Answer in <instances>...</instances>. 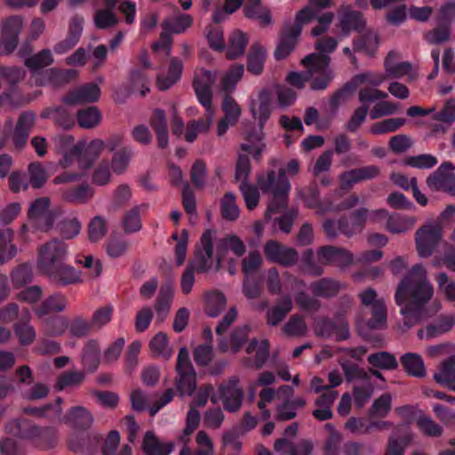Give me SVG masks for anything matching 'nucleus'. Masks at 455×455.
<instances>
[{
  "label": "nucleus",
  "instance_id": "1",
  "mask_svg": "<svg viewBox=\"0 0 455 455\" xmlns=\"http://www.w3.org/2000/svg\"><path fill=\"white\" fill-rule=\"evenodd\" d=\"M434 286L427 278V272L422 264L414 265L396 287L395 300L403 316L404 325L411 328L421 320L439 312L442 304L433 300Z\"/></svg>",
  "mask_w": 455,
  "mask_h": 455
},
{
  "label": "nucleus",
  "instance_id": "2",
  "mask_svg": "<svg viewBox=\"0 0 455 455\" xmlns=\"http://www.w3.org/2000/svg\"><path fill=\"white\" fill-rule=\"evenodd\" d=\"M330 60L329 56L310 54L302 60L307 68L306 74L291 72L287 76V81L296 88L301 89L305 82L309 80L313 90H324L332 78L329 68Z\"/></svg>",
  "mask_w": 455,
  "mask_h": 455
},
{
  "label": "nucleus",
  "instance_id": "3",
  "mask_svg": "<svg viewBox=\"0 0 455 455\" xmlns=\"http://www.w3.org/2000/svg\"><path fill=\"white\" fill-rule=\"evenodd\" d=\"M257 182L263 193L273 195V199L265 213V218L270 219L272 214L287 204V195L291 188L289 180L283 177V172H279L276 176L275 172L271 171L266 175L259 176Z\"/></svg>",
  "mask_w": 455,
  "mask_h": 455
},
{
  "label": "nucleus",
  "instance_id": "4",
  "mask_svg": "<svg viewBox=\"0 0 455 455\" xmlns=\"http://www.w3.org/2000/svg\"><path fill=\"white\" fill-rule=\"evenodd\" d=\"M68 246L63 241L53 239L44 243L38 250V268L46 275L66 262Z\"/></svg>",
  "mask_w": 455,
  "mask_h": 455
},
{
  "label": "nucleus",
  "instance_id": "5",
  "mask_svg": "<svg viewBox=\"0 0 455 455\" xmlns=\"http://www.w3.org/2000/svg\"><path fill=\"white\" fill-rule=\"evenodd\" d=\"M216 269L220 270L224 262L228 263V271L235 275L237 268V260L228 257L229 251L236 257H242L246 251L244 243L237 235H227L215 243Z\"/></svg>",
  "mask_w": 455,
  "mask_h": 455
},
{
  "label": "nucleus",
  "instance_id": "6",
  "mask_svg": "<svg viewBox=\"0 0 455 455\" xmlns=\"http://www.w3.org/2000/svg\"><path fill=\"white\" fill-rule=\"evenodd\" d=\"M197 273H206L216 269V249L213 245V234L206 230L196 248L194 259L188 264Z\"/></svg>",
  "mask_w": 455,
  "mask_h": 455
},
{
  "label": "nucleus",
  "instance_id": "7",
  "mask_svg": "<svg viewBox=\"0 0 455 455\" xmlns=\"http://www.w3.org/2000/svg\"><path fill=\"white\" fill-rule=\"evenodd\" d=\"M443 239V228L437 222H428L415 233L416 250L422 258L433 254Z\"/></svg>",
  "mask_w": 455,
  "mask_h": 455
},
{
  "label": "nucleus",
  "instance_id": "8",
  "mask_svg": "<svg viewBox=\"0 0 455 455\" xmlns=\"http://www.w3.org/2000/svg\"><path fill=\"white\" fill-rule=\"evenodd\" d=\"M176 371L178 374L176 387L180 395H191L196 386V372L186 347H181L179 351Z\"/></svg>",
  "mask_w": 455,
  "mask_h": 455
},
{
  "label": "nucleus",
  "instance_id": "9",
  "mask_svg": "<svg viewBox=\"0 0 455 455\" xmlns=\"http://www.w3.org/2000/svg\"><path fill=\"white\" fill-rule=\"evenodd\" d=\"M363 306L370 308L371 317L367 322L370 329H381L387 323V307L383 299L377 296L375 290L368 288L358 294Z\"/></svg>",
  "mask_w": 455,
  "mask_h": 455
},
{
  "label": "nucleus",
  "instance_id": "10",
  "mask_svg": "<svg viewBox=\"0 0 455 455\" xmlns=\"http://www.w3.org/2000/svg\"><path fill=\"white\" fill-rule=\"evenodd\" d=\"M56 152L61 156L59 164L63 168H68L78 163L80 167V160L83 157L84 142L79 141L74 144V138L70 135H60L54 139Z\"/></svg>",
  "mask_w": 455,
  "mask_h": 455
},
{
  "label": "nucleus",
  "instance_id": "11",
  "mask_svg": "<svg viewBox=\"0 0 455 455\" xmlns=\"http://www.w3.org/2000/svg\"><path fill=\"white\" fill-rule=\"evenodd\" d=\"M239 382V379L233 376L219 387L217 393L219 401H222L224 408L228 411H236L242 406L244 391Z\"/></svg>",
  "mask_w": 455,
  "mask_h": 455
},
{
  "label": "nucleus",
  "instance_id": "12",
  "mask_svg": "<svg viewBox=\"0 0 455 455\" xmlns=\"http://www.w3.org/2000/svg\"><path fill=\"white\" fill-rule=\"evenodd\" d=\"M455 167L451 162L443 163L427 179V187L432 191H444L455 196Z\"/></svg>",
  "mask_w": 455,
  "mask_h": 455
},
{
  "label": "nucleus",
  "instance_id": "13",
  "mask_svg": "<svg viewBox=\"0 0 455 455\" xmlns=\"http://www.w3.org/2000/svg\"><path fill=\"white\" fill-rule=\"evenodd\" d=\"M216 80V74L204 68L195 71L193 86L199 102L205 109H214L212 106V86Z\"/></svg>",
  "mask_w": 455,
  "mask_h": 455
},
{
  "label": "nucleus",
  "instance_id": "14",
  "mask_svg": "<svg viewBox=\"0 0 455 455\" xmlns=\"http://www.w3.org/2000/svg\"><path fill=\"white\" fill-rule=\"evenodd\" d=\"M316 256L319 263L334 265L341 268L350 266L354 260L353 254L349 251L331 245L320 247Z\"/></svg>",
  "mask_w": 455,
  "mask_h": 455
},
{
  "label": "nucleus",
  "instance_id": "15",
  "mask_svg": "<svg viewBox=\"0 0 455 455\" xmlns=\"http://www.w3.org/2000/svg\"><path fill=\"white\" fill-rule=\"evenodd\" d=\"M264 253L268 260L284 267L292 266L298 260V252L294 249L274 240H270L266 243Z\"/></svg>",
  "mask_w": 455,
  "mask_h": 455
},
{
  "label": "nucleus",
  "instance_id": "16",
  "mask_svg": "<svg viewBox=\"0 0 455 455\" xmlns=\"http://www.w3.org/2000/svg\"><path fill=\"white\" fill-rule=\"evenodd\" d=\"M304 200L307 207L317 209L321 213L328 211L349 209L355 206L359 202V198L356 195H350L341 204L332 205L329 204L323 206L319 201V193L315 188H309L308 194L305 196Z\"/></svg>",
  "mask_w": 455,
  "mask_h": 455
},
{
  "label": "nucleus",
  "instance_id": "17",
  "mask_svg": "<svg viewBox=\"0 0 455 455\" xmlns=\"http://www.w3.org/2000/svg\"><path fill=\"white\" fill-rule=\"evenodd\" d=\"M23 28L20 17L13 16L5 20L2 29V45L6 52L13 51L18 44V35Z\"/></svg>",
  "mask_w": 455,
  "mask_h": 455
},
{
  "label": "nucleus",
  "instance_id": "18",
  "mask_svg": "<svg viewBox=\"0 0 455 455\" xmlns=\"http://www.w3.org/2000/svg\"><path fill=\"white\" fill-rule=\"evenodd\" d=\"M50 199L40 197L36 199L28 210V217L42 229H48L52 226V219L49 215Z\"/></svg>",
  "mask_w": 455,
  "mask_h": 455
},
{
  "label": "nucleus",
  "instance_id": "19",
  "mask_svg": "<svg viewBox=\"0 0 455 455\" xmlns=\"http://www.w3.org/2000/svg\"><path fill=\"white\" fill-rule=\"evenodd\" d=\"M272 95L268 90H261L256 99L250 103L251 112L255 119H258L260 126L268 119L271 114Z\"/></svg>",
  "mask_w": 455,
  "mask_h": 455
},
{
  "label": "nucleus",
  "instance_id": "20",
  "mask_svg": "<svg viewBox=\"0 0 455 455\" xmlns=\"http://www.w3.org/2000/svg\"><path fill=\"white\" fill-rule=\"evenodd\" d=\"M293 308V302L289 295L280 298L266 314V322L269 326L279 325Z\"/></svg>",
  "mask_w": 455,
  "mask_h": 455
},
{
  "label": "nucleus",
  "instance_id": "21",
  "mask_svg": "<svg viewBox=\"0 0 455 455\" xmlns=\"http://www.w3.org/2000/svg\"><path fill=\"white\" fill-rule=\"evenodd\" d=\"M100 97V89L97 84H84L72 92L65 97V102L68 104H80L85 102H95Z\"/></svg>",
  "mask_w": 455,
  "mask_h": 455
},
{
  "label": "nucleus",
  "instance_id": "22",
  "mask_svg": "<svg viewBox=\"0 0 455 455\" xmlns=\"http://www.w3.org/2000/svg\"><path fill=\"white\" fill-rule=\"evenodd\" d=\"M364 25L365 21L359 12L348 8L340 9L339 26L342 36H347L352 30H360Z\"/></svg>",
  "mask_w": 455,
  "mask_h": 455
},
{
  "label": "nucleus",
  "instance_id": "23",
  "mask_svg": "<svg viewBox=\"0 0 455 455\" xmlns=\"http://www.w3.org/2000/svg\"><path fill=\"white\" fill-rule=\"evenodd\" d=\"M384 67L387 74L392 77L401 78L404 76H409V80L415 79V76L411 75V63L408 61H399L398 54L394 52L387 54Z\"/></svg>",
  "mask_w": 455,
  "mask_h": 455
},
{
  "label": "nucleus",
  "instance_id": "24",
  "mask_svg": "<svg viewBox=\"0 0 455 455\" xmlns=\"http://www.w3.org/2000/svg\"><path fill=\"white\" fill-rule=\"evenodd\" d=\"M47 276L62 285L76 284L84 281L82 273L76 270L71 265L66 264V262L55 268Z\"/></svg>",
  "mask_w": 455,
  "mask_h": 455
},
{
  "label": "nucleus",
  "instance_id": "25",
  "mask_svg": "<svg viewBox=\"0 0 455 455\" xmlns=\"http://www.w3.org/2000/svg\"><path fill=\"white\" fill-rule=\"evenodd\" d=\"M172 442H161L152 431L145 434L142 449L147 455H170L173 451Z\"/></svg>",
  "mask_w": 455,
  "mask_h": 455
},
{
  "label": "nucleus",
  "instance_id": "26",
  "mask_svg": "<svg viewBox=\"0 0 455 455\" xmlns=\"http://www.w3.org/2000/svg\"><path fill=\"white\" fill-rule=\"evenodd\" d=\"M62 420L74 428L86 429L92 424L93 418L86 408L76 406L68 411Z\"/></svg>",
  "mask_w": 455,
  "mask_h": 455
},
{
  "label": "nucleus",
  "instance_id": "27",
  "mask_svg": "<svg viewBox=\"0 0 455 455\" xmlns=\"http://www.w3.org/2000/svg\"><path fill=\"white\" fill-rule=\"evenodd\" d=\"M93 193V189L88 184H82L63 188L61 197L67 203L82 204L89 202L92 198Z\"/></svg>",
  "mask_w": 455,
  "mask_h": 455
},
{
  "label": "nucleus",
  "instance_id": "28",
  "mask_svg": "<svg viewBox=\"0 0 455 455\" xmlns=\"http://www.w3.org/2000/svg\"><path fill=\"white\" fill-rule=\"evenodd\" d=\"M300 36L299 28H286L282 34L280 42L275 51V56L277 60L286 58L294 49L297 39Z\"/></svg>",
  "mask_w": 455,
  "mask_h": 455
},
{
  "label": "nucleus",
  "instance_id": "29",
  "mask_svg": "<svg viewBox=\"0 0 455 455\" xmlns=\"http://www.w3.org/2000/svg\"><path fill=\"white\" fill-rule=\"evenodd\" d=\"M84 142V148L83 157L80 160V169L89 170L104 151L106 144L100 139H94L88 143Z\"/></svg>",
  "mask_w": 455,
  "mask_h": 455
},
{
  "label": "nucleus",
  "instance_id": "30",
  "mask_svg": "<svg viewBox=\"0 0 455 455\" xmlns=\"http://www.w3.org/2000/svg\"><path fill=\"white\" fill-rule=\"evenodd\" d=\"M121 0H105L106 8L96 11L94 14V24L98 28L103 29L116 26L118 18L113 9Z\"/></svg>",
  "mask_w": 455,
  "mask_h": 455
},
{
  "label": "nucleus",
  "instance_id": "31",
  "mask_svg": "<svg viewBox=\"0 0 455 455\" xmlns=\"http://www.w3.org/2000/svg\"><path fill=\"white\" fill-rule=\"evenodd\" d=\"M276 451H287L290 455H310L314 445L311 441L302 439L297 443H291L285 438L277 439L274 443Z\"/></svg>",
  "mask_w": 455,
  "mask_h": 455
},
{
  "label": "nucleus",
  "instance_id": "32",
  "mask_svg": "<svg viewBox=\"0 0 455 455\" xmlns=\"http://www.w3.org/2000/svg\"><path fill=\"white\" fill-rule=\"evenodd\" d=\"M182 71V61L176 57L171 58L167 75L161 74L157 76V87L162 91L171 88L180 78Z\"/></svg>",
  "mask_w": 455,
  "mask_h": 455
},
{
  "label": "nucleus",
  "instance_id": "33",
  "mask_svg": "<svg viewBox=\"0 0 455 455\" xmlns=\"http://www.w3.org/2000/svg\"><path fill=\"white\" fill-rule=\"evenodd\" d=\"M266 57V49L259 44H253L248 53V71L255 76L260 75L263 71Z\"/></svg>",
  "mask_w": 455,
  "mask_h": 455
},
{
  "label": "nucleus",
  "instance_id": "34",
  "mask_svg": "<svg viewBox=\"0 0 455 455\" xmlns=\"http://www.w3.org/2000/svg\"><path fill=\"white\" fill-rule=\"evenodd\" d=\"M206 114L204 119L198 121H193L188 124L185 139L188 142H193L198 136L199 133L206 132L209 131L212 124L214 116V109H205Z\"/></svg>",
  "mask_w": 455,
  "mask_h": 455
},
{
  "label": "nucleus",
  "instance_id": "35",
  "mask_svg": "<svg viewBox=\"0 0 455 455\" xmlns=\"http://www.w3.org/2000/svg\"><path fill=\"white\" fill-rule=\"evenodd\" d=\"M248 38L244 33L236 30L230 34L227 46L226 56L228 60H235L244 53Z\"/></svg>",
  "mask_w": 455,
  "mask_h": 455
},
{
  "label": "nucleus",
  "instance_id": "36",
  "mask_svg": "<svg viewBox=\"0 0 455 455\" xmlns=\"http://www.w3.org/2000/svg\"><path fill=\"white\" fill-rule=\"evenodd\" d=\"M244 14L247 18L257 20L260 26L271 23V13L267 8L261 5L260 0H248Z\"/></svg>",
  "mask_w": 455,
  "mask_h": 455
},
{
  "label": "nucleus",
  "instance_id": "37",
  "mask_svg": "<svg viewBox=\"0 0 455 455\" xmlns=\"http://www.w3.org/2000/svg\"><path fill=\"white\" fill-rule=\"evenodd\" d=\"M150 125L156 133L158 146L160 148L167 147L168 131L164 111L161 109H155L150 119Z\"/></svg>",
  "mask_w": 455,
  "mask_h": 455
},
{
  "label": "nucleus",
  "instance_id": "38",
  "mask_svg": "<svg viewBox=\"0 0 455 455\" xmlns=\"http://www.w3.org/2000/svg\"><path fill=\"white\" fill-rule=\"evenodd\" d=\"M29 318V311L27 308H22L20 311V320L24 321V323L15 325L16 335L19 338L20 343L23 346L31 344L36 338L35 329L28 323Z\"/></svg>",
  "mask_w": 455,
  "mask_h": 455
},
{
  "label": "nucleus",
  "instance_id": "39",
  "mask_svg": "<svg viewBox=\"0 0 455 455\" xmlns=\"http://www.w3.org/2000/svg\"><path fill=\"white\" fill-rule=\"evenodd\" d=\"M173 299V290L170 285L162 286L156 299L155 309L162 322L168 315Z\"/></svg>",
  "mask_w": 455,
  "mask_h": 455
},
{
  "label": "nucleus",
  "instance_id": "40",
  "mask_svg": "<svg viewBox=\"0 0 455 455\" xmlns=\"http://www.w3.org/2000/svg\"><path fill=\"white\" fill-rule=\"evenodd\" d=\"M455 325V316L449 315L442 316L435 325H429L419 331L420 339H431L449 331Z\"/></svg>",
  "mask_w": 455,
  "mask_h": 455
},
{
  "label": "nucleus",
  "instance_id": "41",
  "mask_svg": "<svg viewBox=\"0 0 455 455\" xmlns=\"http://www.w3.org/2000/svg\"><path fill=\"white\" fill-rule=\"evenodd\" d=\"M246 350L249 355L255 354L253 363H246L249 367L254 366L257 369L261 368L269 356V344L266 339L260 341L255 339L251 340Z\"/></svg>",
  "mask_w": 455,
  "mask_h": 455
},
{
  "label": "nucleus",
  "instance_id": "42",
  "mask_svg": "<svg viewBox=\"0 0 455 455\" xmlns=\"http://www.w3.org/2000/svg\"><path fill=\"white\" fill-rule=\"evenodd\" d=\"M436 382L455 391V356L445 361L440 370L435 373Z\"/></svg>",
  "mask_w": 455,
  "mask_h": 455
},
{
  "label": "nucleus",
  "instance_id": "43",
  "mask_svg": "<svg viewBox=\"0 0 455 455\" xmlns=\"http://www.w3.org/2000/svg\"><path fill=\"white\" fill-rule=\"evenodd\" d=\"M193 19L189 14L179 13L166 18L163 21V28L171 33L181 34L191 27Z\"/></svg>",
  "mask_w": 455,
  "mask_h": 455
},
{
  "label": "nucleus",
  "instance_id": "44",
  "mask_svg": "<svg viewBox=\"0 0 455 455\" xmlns=\"http://www.w3.org/2000/svg\"><path fill=\"white\" fill-rule=\"evenodd\" d=\"M82 362L89 371H95L100 364V345L96 339H89L83 349Z\"/></svg>",
  "mask_w": 455,
  "mask_h": 455
},
{
  "label": "nucleus",
  "instance_id": "45",
  "mask_svg": "<svg viewBox=\"0 0 455 455\" xmlns=\"http://www.w3.org/2000/svg\"><path fill=\"white\" fill-rule=\"evenodd\" d=\"M368 217V211L365 208H361L355 212L352 215L351 227L345 220H339L340 232L347 236H351L355 232L361 230Z\"/></svg>",
  "mask_w": 455,
  "mask_h": 455
},
{
  "label": "nucleus",
  "instance_id": "46",
  "mask_svg": "<svg viewBox=\"0 0 455 455\" xmlns=\"http://www.w3.org/2000/svg\"><path fill=\"white\" fill-rule=\"evenodd\" d=\"M342 284L331 279H322L311 283L310 290L315 297H332L338 294Z\"/></svg>",
  "mask_w": 455,
  "mask_h": 455
},
{
  "label": "nucleus",
  "instance_id": "47",
  "mask_svg": "<svg viewBox=\"0 0 455 455\" xmlns=\"http://www.w3.org/2000/svg\"><path fill=\"white\" fill-rule=\"evenodd\" d=\"M205 303L206 314L215 317L225 308L227 299L222 292L214 291L205 294Z\"/></svg>",
  "mask_w": 455,
  "mask_h": 455
},
{
  "label": "nucleus",
  "instance_id": "48",
  "mask_svg": "<svg viewBox=\"0 0 455 455\" xmlns=\"http://www.w3.org/2000/svg\"><path fill=\"white\" fill-rule=\"evenodd\" d=\"M401 363L410 375L423 377L426 374L424 362L418 354L408 353L403 355Z\"/></svg>",
  "mask_w": 455,
  "mask_h": 455
},
{
  "label": "nucleus",
  "instance_id": "49",
  "mask_svg": "<svg viewBox=\"0 0 455 455\" xmlns=\"http://www.w3.org/2000/svg\"><path fill=\"white\" fill-rule=\"evenodd\" d=\"M282 332L289 337H301L307 332V325L301 315L295 314L283 324Z\"/></svg>",
  "mask_w": 455,
  "mask_h": 455
},
{
  "label": "nucleus",
  "instance_id": "50",
  "mask_svg": "<svg viewBox=\"0 0 455 455\" xmlns=\"http://www.w3.org/2000/svg\"><path fill=\"white\" fill-rule=\"evenodd\" d=\"M34 125V115L24 113L19 118L15 132L14 141L16 145H23L28 136L30 129Z\"/></svg>",
  "mask_w": 455,
  "mask_h": 455
},
{
  "label": "nucleus",
  "instance_id": "51",
  "mask_svg": "<svg viewBox=\"0 0 455 455\" xmlns=\"http://www.w3.org/2000/svg\"><path fill=\"white\" fill-rule=\"evenodd\" d=\"M405 123L406 120L404 118H387L373 124L370 127L369 132L373 135H380L394 132L399 130L402 126H403Z\"/></svg>",
  "mask_w": 455,
  "mask_h": 455
},
{
  "label": "nucleus",
  "instance_id": "52",
  "mask_svg": "<svg viewBox=\"0 0 455 455\" xmlns=\"http://www.w3.org/2000/svg\"><path fill=\"white\" fill-rule=\"evenodd\" d=\"M101 113L96 107L81 109L77 113L79 125L85 129H92L99 125L101 121Z\"/></svg>",
  "mask_w": 455,
  "mask_h": 455
},
{
  "label": "nucleus",
  "instance_id": "53",
  "mask_svg": "<svg viewBox=\"0 0 455 455\" xmlns=\"http://www.w3.org/2000/svg\"><path fill=\"white\" fill-rule=\"evenodd\" d=\"M248 332V326L236 328L231 334L230 345H228L225 340L221 339H220V349L223 352H226L230 347L234 352H237L242 345L246 341Z\"/></svg>",
  "mask_w": 455,
  "mask_h": 455
},
{
  "label": "nucleus",
  "instance_id": "54",
  "mask_svg": "<svg viewBox=\"0 0 455 455\" xmlns=\"http://www.w3.org/2000/svg\"><path fill=\"white\" fill-rule=\"evenodd\" d=\"M376 103L370 111V117L376 120L384 116L397 114L400 111V104L391 100H383Z\"/></svg>",
  "mask_w": 455,
  "mask_h": 455
},
{
  "label": "nucleus",
  "instance_id": "55",
  "mask_svg": "<svg viewBox=\"0 0 455 455\" xmlns=\"http://www.w3.org/2000/svg\"><path fill=\"white\" fill-rule=\"evenodd\" d=\"M222 217L230 221H234L238 219L240 215V209L235 202V196L232 192H227L220 204Z\"/></svg>",
  "mask_w": 455,
  "mask_h": 455
},
{
  "label": "nucleus",
  "instance_id": "56",
  "mask_svg": "<svg viewBox=\"0 0 455 455\" xmlns=\"http://www.w3.org/2000/svg\"><path fill=\"white\" fill-rule=\"evenodd\" d=\"M416 220L413 217L394 215L387 220V229L392 233H403L411 229Z\"/></svg>",
  "mask_w": 455,
  "mask_h": 455
},
{
  "label": "nucleus",
  "instance_id": "57",
  "mask_svg": "<svg viewBox=\"0 0 455 455\" xmlns=\"http://www.w3.org/2000/svg\"><path fill=\"white\" fill-rule=\"evenodd\" d=\"M12 238L13 233L10 229L0 233V264L14 257L17 252L16 247L12 244Z\"/></svg>",
  "mask_w": 455,
  "mask_h": 455
},
{
  "label": "nucleus",
  "instance_id": "58",
  "mask_svg": "<svg viewBox=\"0 0 455 455\" xmlns=\"http://www.w3.org/2000/svg\"><path fill=\"white\" fill-rule=\"evenodd\" d=\"M66 306L67 300L62 295H52L46 299L36 309V315L43 316L52 312H60L62 311Z\"/></svg>",
  "mask_w": 455,
  "mask_h": 455
},
{
  "label": "nucleus",
  "instance_id": "59",
  "mask_svg": "<svg viewBox=\"0 0 455 455\" xmlns=\"http://www.w3.org/2000/svg\"><path fill=\"white\" fill-rule=\"evenodd\" d=\"M147 208V204H141L132 208L124 214L123 222L125 232L133 233L141 228L140 211Z\"/></svg>",
  "mask_w": 455,
  "mask_h": 455
},
{
  "label": "nucleus",
  "instance_id": "60",
  "mask_svg": "<svg viewBox=\"0 0 455 455\" xmlns=\"http://www.w3.org/2000/svg\"><path fill=\"white\" fill-rule=\"evenodd\" d=\"M244 73V68L242 64L232 66L221 79V85L224 91L231 92L235 89L237 83L241 80Z\"/></svg>",
  "mask_w": 455,
  "mask_h": 455
},
{
  "label": "nucleus",
  "instance_id": "61",
  "mask_svg": "<svg viewBox=\"0 0 455 455\" xmlns=\"http://www.w3.org/2000/svg\"><path fill=\"white\" fill-rule=\"evenodd\" d=\"M149 347L155 355L165 359H169L172 355V349L169 346L167 336L163 332L157 333L151 339Z\"/></svg>",
  "mask_w": 455,
  "mask_h": 455
},
{
  "label": "nucleus",
  "instance_id": "62",
  "mask_svg": "<svg viewBox=\"0 0 455 455\" xmlns=\"http://www.w3.org/2000/svg\"><path fill=\"white\" fill-rule=\"evenodd\" d=\"M369 363L376 368L393 370L397 367L395 357L387 352H378L368 357Z\"/></svg>",
  "mask_w": 455,
  "mask_h": 455
},
{
  "label": "nucleus",
  "instance_id": "63",
  "mask_svg": "<svg viewBox=\"0 0 455 455\" xmlns=\"http://www.w3.org/2000/svg\"><path fill=\"white\" fill-rule=\"evenodd\" d=\"M132 153L126 148L116 151L111 160V169L113 172L117 175L124 173L129 165Z\"/></svg>",
  "mask_w": 455,
  "mask_h": 455
},
{
  "label": "nucleus",
  "instance_id": "64",
  "mask_svg": "<svg viewBox=\"0 0 455 455\" xmlns=\"http://www.w3.org/2000/svg\"><path fill=\"white\" fill-rule=\"evenodd\" d=\"M435 281L439 291L443 294L445 299L451 302L455 301V282L450 280L444 272L438 273L435 275Z\"/></svg>",
  "mask_w": 455,
  "mask_h": 455
}]
</instances>
